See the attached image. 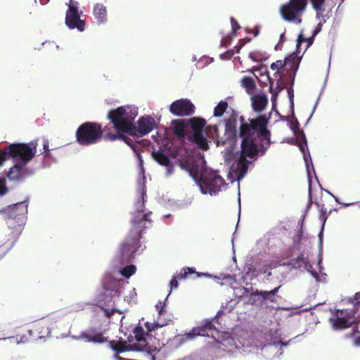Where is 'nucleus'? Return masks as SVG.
<instances>
[{"mask_svg":"<svg viewBox=\"0 0 360 360\" xmlns=\"http://www.w3.org/2000/svg\"><path fill=\"white\" fill-rule=\"evenodd\" d=\"M231 113L224 119V132L221 134L217 125L205 127L206 120L202 117H193L187 121L188 125L194 133H200L205 129L207 136L212 139L217 146H233L237 138L241 139L240 151L238 159L232 165L238 173V179L247 173L248 165L255 160L258 155H264L271 146V131L268 129L270 117L266 115L249 119L247 122L243 116L239 117L240 122L237 131L238 112L230 109Z\"/></svg>","mask_w":360,"mask_h":360,"instance_id":"obj_1","label":"nucleus"},{"mask_svg":"<svg viewBox=\"0 0 360 360\" xmlns=\"http://www.w3.org/2000/svg\"><path fill=\"white\" fill-rule=\"evenodd\" d=\"M138 115V108L130 105L120 106L110 110L108 119L115 129V133L127 132L128 135L134 131V120Z\"/></svg>","mask_w":360,"mask_h":360,"instance_id":"obj_2","label":"nucleus"},{"mask_svg":"<svg viewBox=\"0 0 360 360\" xmlns=\"http://www.w3.org/2000/svg\"><path fill=\"white\" fill-rule=\"evenodd\" d=\"M313 8L316 11H322L326 0H310ZM308 5V0H289L280 7V13L287 22L300 23L302 13Z\"/></svg>","mask_w":360,"mask_h":360,"instance_id":"obj_3","label":"nucleus"},{"mask_svg":"<svg viewBox=\"0 0 360 360\" xmlns=\"http://www.w3.org/2000/svg\"><path fill=\"white\" fill-rule=\"evenodd\" d=\"M27 206L23 201L9 206L6 210L8 215L6 224L13 238H18L22 233L27 219Z\"/></svg>","mask_w":360,"mask_h":360,"instance_id":"obj_4","label":"nucleus"},{"mask_svg":"<svg viewBox=\"0 0 360 360\" xmlns=\"http://www.w3.org/2000/svg\"><path fill=\"white\" fill-rule=\"evenodd\" d=\"M105 128L95 122H86L82 124L75 133L76 141L79 145L87 146L100 141Z\"/></svg>","mask_w":360,"mask_h":360,"instance_id":"obj_5","label":"nucleus"},{"mask_svg":"<svg viewBox=\"0 0 360 360\" xmlns=\"http://www.w3.org/2000/svg\"><path fill=\"white\" fill-rule=\"evenodd\" d=\"M37 141L30 143H14L6 146L8 160L13 158L27 165L36 155Z\"/></svg>","mask_w":360,"mask_h":360,"instance_id":"obj_6","label":"nucleus"},{"mask_svg":"<svg viewBox=\"0 0 360 360\" xmlns=\"http://www.w3.org/2000/svg\"><path fill=\"white\" fill-rule=\"evenodd\" d=\"M65 5L68 6L65 13V25L71 30L77 29L79 32H83L85 30V22L80 18L77 7L78 2L69 0Z\"/></svg>","mask_w":360,"mask_h":360,"instance_id":"obj_7","label":"nucleus"},{"mask_svg":"<svg viewBox=\"0 0 360 360\" xmlns=\"http://www.w3.org/2000/svg\"><path fill=\"white\" fill-rule=\"evenodd\" d=\"M354 315L355 311L338 309L335 313V317L330 319V322L334 330H343L349 328L356 322Z\"/></svg>","mask_w":360,"mask_h":360,"instance_id":"obj_8","label":"nucleus"},{"mask_svg":"<svg viewBox=\"0 0 360 360\" xmlns=\"http://www.w3.org/2000/svg\"><path fill=\"white\" fill-rule=\"evenodd\" d=\"M141 246L138 235H129L120 246V259L122 263L128 262L134 258V252Z\"/></svg>","mask_w":360,"mask_h":360,"instance_id":"obj_9","label":"nucleus"},{"mask_svg":"<svg viewBox=\"0 0 360 360\" xmlns=\"http://www.w3.org/2000/svg\"><path fill=\"white\" fill-rule=\"evenodd\" d=\"M226 184L224 179L217 174L202 177L200 179V187L203 193H216Z\"/></svg>","mask_w":360,"mask_h":360,"instance_id":"obj_10","label":"nucleus"},{"mask_svg":"<svg viewBox=\"0 0 360 360\" xmlns=\"http://www.w3.org/2000/svg\"><path fill=\"white\" fill-rule=\"evenodd\" d=\"M195 105L186 98H181L174 101L169 106V112L174 115L186 117L191 115L195 112Z\"/></svg>","mask_w":360,"mask_h":360,"instance_id":"obj_11","label":"nucleus"},{"mask_svg":"<svg viewBox=\"0 0 360 360\" xmlns=\"http://www.w3.org/2000/svg\"><path fill=\"white\" fill-rule=\"evenodd\" d=\"M157 125L155 120L150 115L141 117L137 121V125L134 124V131L130 136L141 137L152 131Z\"/></svg>","mask_w":360,"mask_h":360,"instance_id":"obj_12","label":"nucleus"},{"mask_svg":"<svg viewBox=\"0 0 360 360\" xmlns=\"http://www.w3.org/2000/svg\"><path fill=\"white\" fill-rule=\"evenodd\" d=\"M31 174L32 171L27 167V165L18 163L11 167L6 174L10 181L21 182Z\"/></svg>","mask_w":360,"mask_h":360,"instance_id":"obj_13","label":"nucleus"},{"mask_svg":"<svg viewBox=\"0 0 360 360\" xmlns=\"http://www.w3.org/2000/svg\"><path fill=\"white\" fill-rule=\"evenodd\" d=\"M133 335H130L128 338V342L132 343L134 347H137L136 351L141 352L146 349L148 345L146 335H148L145 333L143 328L137 326L132 331Z\"/></svg>","mask_w":360,"mask_h":360,"instance_id":"obj_14","label":"nucleus"},{"mask_svg":"<svg viewBox=\"0 0 360 360\" xmlns=\"http://www.w3.org/2000/svg\"><path fill=\"white\" fill-rule=\"evenodd\" d=\"M151 212H149L142 215H134L131 219L132 229L129 235L136 236L138 235L139 239L141 238V233L146 229V222H151L150 216Z\"/></svg>","mask_w":360,"mask_h":360,"instance_id":"obj_15","label":"nucleus"},{"mask_svg":"<svg viewBox=\"0 0 360 360\" xmlns=\"http://www.w3.org/2000/svg\"><path fill=\"white\" fill-rule=\"evenodd\" d=\"M50 333L49 325L46 320L34 322L28 330V333L33 340H39L47 337Z\"/></svg>","mask_w":360,"mask_h":360,"instance_id":"obj_16","label":"nucleus"},{"mask_svg":"<svg viewBox=\"0 0 360 360\" xmlns=\"http://www.w3.org/2000/svg\"><path fill=\"white\" fill-rule=\"evenodd\" d=\"M288 65H290L291 68H295V71L298 69V62L296 60V56L291 55L285 58L284 60H278L271 63L270 66L271 69L273 70H277V72H275L274 76L278 77V81L281 79V75L279 73L278 70Z\"/></svg>","mask_w":360,"mask_h":360,"instance_id":"obj_17","label":"nucleus"},{"mask_svg":"<svg viewBox=\"0 0 360 360\" xmlns=\"http://www.w3.org/2000/svg\"><path fill=\"white\" fill-rule=\"evenodd\" d=\"M127 132H119V133H113L111 131H108L105 135V139L107 140H109L110 141H115L117 140H121L124 141L126 144H127L129 146L131 147V148L135 152L138 153V146L136 143L134 142V141L126 136Z\"/></svg>","mask_w":360,"mask_h":360,"instance_id":"obj_18","label":"nucleus"},{"mask_svg":"<svg viewBox=\"0 0 360 360\" xmlns=\"http://www.w3.org/2000/svg\"><path fill=\"white\" fill-rule=\"evenodd\" d=\"M195 274L196 277H200V274L195 271V269L193 267H186L181 270L179 274L176 276H174L170 281V290L176 289L179 286L178 280L186 279L189 275Z\"/></svg>","mask_w":360,"mask_h":360,"instance_id":"obj_19","label":"nucleus"},{"mask_svg":"<svg viewBox=\"0 0 360 360\" xmlns=\"http://www.w3.org/2000/svg\"><path fill=\"white\" fill-rule=\"evenodd\" d=\"M215 329V327L212 324L211 321H207L204 324L193 328L191 330V333L193 334V338L197 336H205L210 337L212 335V333Z\"/></svg>","mask_w":360,"mask_h":360,"instance_id":"obj_20","label":"nucleus"},{"mask_svg":"<svg viewBox=\"0 0 360 360\" xmlns=\"http://www.w3.org/2000/svg\"><path fill=\"white\" fill-rule=\"evenodd\" d=\"M173 133L179 139H184L186 137V129L188 126L185 120H174L172 122Z\"/></svg>","mask_w":360,"mask_h":360,"instance_id":"obj_21","label":"nucleus"},{"mask_svg":"<svg viewBox=\"0 0 360 360\" xmlns=\"http://www.w3.org/2000/svg\"><path fill=\"white\" fill-rule=\"evenodd\" d=\"M93 14L98 24H103L107 22V10L103 4H96L94 6Z\"/></svg>","mask_w":360,"mask_h":360,"instance_id":"obj_22","label":"nucleus"},{"mask_svg":"<svg viewBox=\"0 0 360 360\" xmlns=\"http://www.w3.org/2000/svg\"><path fill=\"white\" fill-rule=\"evenodd\" d=\"M268 99L264 94H257L252 98V108L255 112H260L266 107Z\"/></svg>","mask_w":360,"mask_h":360,"instance_id":"obj_23","label":"nucleus"},{"mask_svg":"<svg viewBox=\"0 0 360 360\" xmlns=\"http://www.w3.org/2000/svg\"><path fill=\"white\" fill-rule=\"evenodd\" d=\"M82 337L87 342H92L94 343H103L108 341V338L102 334V333H96L94 331H89L84 333Z\"/></svg>","mask_w":360,"mask_h":360,"instance_id":"obj_24","label":"nucleus"},{"mask_svg":"<svg viewBox=\"0 0 360 360\" xmlns=\"http://www.w3.org/2000/svg\"><path fill=\"white\" fill-rule=\"evenodd\" d=\"M152 157L156 162L162 166L169 167L171 165L168 155H167L161 149L158 151H153L152 153Z\"/></svg>","mask_w":360,"mask_h":360,"instance_id":"obj_25","label":"nucleus"},{"mask_svg":"<svg viewBox=\"0 0 360 360\" xmlns=\"http://www.w3.org/2000/svg\"><path fill=\"white\" fill-rule=\"evenodd\" d=\"M192 141L197 145V146L203 150H207L209 149V145L207 139L200 133H194L193 135Z\"/></svg>","mask_w":360,"mask_h":360,"instance_id":"obj_26","label":"nucleus"},{"mask_svg":"<svg viewBox=\"0 0 360 360\" xmlns=\"http://www.w3.org/2000/svg\"><path fill=\"white\" fill-rule=\"evenodd\" d=\"M241 86L244 88L248 94H251L256 89V84L251 77L245 76L241 79Z\"/></svg>","mask_w":360,"mask_h":360,"instance_id":"obj_27","label":"nucleus"},{"mask_svg":"<svg viewBox=\"0 0 360 360\" xmlns=\"http://www.w3.org/2000/svg\"><path fill=\"white\" fill-rule=\"evenodd\" d=\"M193 336L191 333V331L185 334H179L174 337V341L176 343V346H180L187 342L188 340H193Z\"/></svg>","mask_w":360,"mask_h":360,"instance_id":"obj_28","label":"nucleus"},{"mask_svg":"<svg viewBox=\"0 0 360 360\" xmlns=\"http://www.w3.org/2000/svg\"><path fill=\"white\" fill-rule=\"evenodd\" d=\"M228 107L229 104L226 101H221L214 109V116L217 117H221Z\"/></svg>","mask_w":360,"mask_h":360,"instance_id":"obj_29","label":"nucleus"},{"mask_svg":"<svg viewBox=\"0 0 360 360\" xmlns=\"http://www.w3.org/2000/svg\"><path fill=\"white\" fill-rule=\"evenodd\" d=\"M292 264L297 265V266L304 264L305 268L309 270V268H311V265L309 264L308 260L304 258V255L301 254L296 259L291 260Z\"/></svg>","mask_w":360,"mask_h":360,"instance_id":"obj_30","label":"nucleus"},{"mask_svg":"<svg viewBox=\"0 0 360 360\" xmlns=\"http://www.w3.org/2000/svg\"><path fill=\"white\" fill-rule=\"evenodd\" d=\"M280 288H281V285L275 288L272 290L264 291L262 293L263 294L262 298L265 300H269L271 302H274L276 301L275 295L278 292V290Z\"/></svg>","mask_w":360,"mask_h":360,"instance_id":"obj_31","label":"nucleus"},{"mask_svg":"<svg viewBox=\"0 0 360 360\" xmlns=\"http://www.w3.org/2000/svg\"><path fill=\"white\" fill-rule=\"evenodd\" d=\"M136 267L134 264L127 265L122 269L121 275L126 278H129L136 273Z\"/></svg>","mask_w":360,"mask_h":360,"instance_id":"obj_32","label":"nucleus"},{"mask_svg":"<svg viewBox=\"0 0 360 360\" xmlns=\"http://www.w3.org/2000/svg\"><path fill=\"white\" fill-rule=\"evenodd\" d=\"M145 327L147 329V334L149 335V333H152L153 332H155L160 328H162L163 327V325L160 324L158 322H146L144 324Z\"/></svg>","mask_w":360,"mask_h":360,"instance_id":"obj_33","label":"nucleus"},{"mask_svg":"<svg viewBox=\"0 0 360 360\" xmlns=\"http://www.w3.org/2000/svg\"><path fill=\"white\" fill-rule=\"evenodd\" d=\"M349 302L353 304L354 308L352 311H355L356 314L360 305V292H356L352 297H350Z\"/></svg>","mask_w":360,"mask_h":360,"instance_id":"obj_34","label":"nucleus"},{"mask_svg":"<svg viewBox=\"0 0 360 360\" xmlns=\"http://www.w3.org/2000/svg\"><path fill=\"white\" fill-rule=\"evenodd\" d=\"M144 208L145 204L143 194L141 198H139L136 204V210L134 212V215H142L144 214Z\"/></svg>","mask_w":360,"mask_h":360,"instance_id":"obj_35","label":"nucleus"},{"mask_svg":"<svg viewBox=\"0 0 360 360\" xmlns=\"http://www.w3.org/2000/svg\"><path fill=\"white\" fill-rule=\"evenodd\" d=\"M299 146H300V150L302 152L304 155H305L304 147H307V139H306L303 131H301V140L299 143Z\"/></svg>","mask_w":360,"mask_h":360,"instance_id":"obj_36","label":"nucleus"},{"mask_svg":"<svg viewBox=\"0 0 360 360\" xmlns=\"http://www.w3.org/2000/svg\"><path fill=\"white\" fill-rule=\"evenodd\" d=\"M8 191L4 178H0V196L4 195Z\"/></svg>","mask_w":360,"mask_h":360,"instance_id":"obj_37","label":"nucleus"},{"mask_svg":"<svg viewBox=\"0 0 360 360\" xmlns=\"http://www.w3.org/2000/svg\"><path fill=\"white\" fill-rule=\"evenodd\" d=\"M8 160L6 147L0 150V166L3 165L6 160Z\"/></svg>","mask_w":360,"mask_h":360,"instance_id":"obj_38","label":"nucleus"},{"mask_svg":"<svg viewBox=\"0 0 360 360\" xmlns=\"http://www.w3.org/2000/svg\"><path fill=\"white\" fill-rule=\"evenodd\" d=\"M231 23L233 34L234 35H236V32L238 30L240 29V26L239 25V24L236 21V20H235L233 18H231Z\"/></svg>","mask_w":360,"mask_h":360,"instance_id":"obj_39","label":"nucleus"},{"mask_svg":"<svg viewBox=\"0 0 360 360\" xmlns=\"http://www.w3.org/2000/svg\"><path fill=\"white\" fill-rule=\"evenodd\" d=\"M44 151L42 153V154L44 155V156L45 158L48 157L50 155V150H49V143L48 141H45L44 143Z\"/></svg>","mask_w":360,"mask_h":360,"instance_id":"obj_40","label":"nucleus"},{"mask_svg":"<svg viewBox=\"0 0 360 360\" xmlns=\"http://www.w3.org/2000/svg\"><path fill=\"white\" fill-rule=\"evenodd\" d=\"M328 214L327 213H320L319 214V219L323 222V226L325 225V223L328 219Z\"/></svg>","mask_w":360,"mask_h":360,"instance_id":"obj_41","label":"nucleus"},{"mask_svg":"<svg viewBox=\"0 0 360 360\" xmlns=\"http://www.w3.org/2000/svg\"><path fill=\"white\" fill-rule=\"evenodd\" d=\"M189 170V172H190V174L195 178L197 177L198 174V169H194V168H191V169H188Z\"/></svg>","mask_w":360,"mask_h":360,"instance_id":"obj_42","label":"nucleus"},{"mask_svg":"<svg viewBox=\"0 0 360 360\" xmlns=\"http://www.w3.org/2000/svg\"><path fill=\"white\" fill-rule=\"evenodd\" d=\"M316 205L318 206V207H319L320 209V213H327V210L326 208L324 207V205H321L319 203H316Z\"/></svg>","mask_w":360,"mask_h":360,"instance_id":"obj_43","label":"nucleus"},{"mask_svg":"<svg viewBox=\"0 0 360 360\" xmlns=\"http://www.w3.org/2000/svg\"><path fill=\"white\" fill-rule=\"evenodd\" d=\"M322 25L321 23H319L316 26V29L314 31L313 37H314L316 34H317L321 30Z\"/></svg>","mask_w":360,"mask_h":360,"instance_id":"obj_44","label":"nucleus"},{"mask_svg":"<svg viewBox=\"0 0 360 360\" xmlns=\"http://www.w3.org/2000/svg\"><path fill=\"white\" fill-rule=\"evenodd\" d=\"M311 203H312V195H311V187L309 186V206L311 205Z\"/></svg>","mask_w":360,"mask_h":360,"instance_id":"obj_45","label":"nucleus"},{"mask_svg":"<svg viewBox=\"0 0 360 360\" xmlns=\"http://www.w3.org/2000/svg\"><path fill=\"white\" fill-rule=\"evenodd\" d=\"M263 290H256L255 291H254L252 294L253 295H259V296H261V297H263Z\"/></svg>","mask_w":360,"mask_h":360,"instance_id":"obj_46","label":"nucleus"},{"mask_svg":"<svg viewBox=\"0 0 360 360\" xmlns=\"http://www.w3.org/2000/svg\"><path fill=\"white\" fill-rule=\"evenodd\" d=\"M335 201H336L338 203H339V204H342V205H343L345 207H348V206H349V205H353V204H354V203H345V202H342L339 201L338 198H335Z\"/></svg>","mask_w":360,"mask_h":360,"instance_id":"obj_47","label":"nucleus"},{"mask_svg":"<svg viewBox=\"0 0 360 360\" xmlns=\"http://www.w3.org/2000/svg\"><path fill=\"white\" fill-rule=\"evenodd\" d=\"M354 344L356 346H360V336L354 339Z\"/></svg>","mask_w":360,"mask_h":360,"instance_id":"obj_48","label":"nucleus"},{"mask_svg":"<svg viewBox=\"0 0 360 360\" xmlns=\"http://www.w3.org/2000/svg\"><path fill=\"white\" fill-rule=\"evenodd\" d=\"M297 41H298V44H300L302 41H305V39L300 34L298 37Z\"/></svg>","mask_w":360,"mask_h":360,"instance_id":"obj_49","label":"nucleus"},{"mask_svg":"<svg viewBox=\"0 0 360 360\" xmlns=\"http://www.w3.org/2000/svg\"><path fill=\"white\" fill-rule=\"evenodd\" d=\"M234 48L236 49V50H237L236 52L238 53L240 51V46H239V47L235 46Z\"/></svg>","mask_w":360,"mask_h":360,"instance_id":"obj_50","label":"nucleus"},{"mask_svg":"<svg viewBox=\"0 0 360 360\" xmlns=\"http://www.w3.org/2000/svg\"><path fill=\"white\" fill-rule=\"evenodd\" d=\"M234 48L236 49V50H237L236 52L238 53L240 51V46H239V47L235 46Z\"/></svg>","mask_w":360,"mask_h":360,"instance_id":"obj_51","label":"nucleus"},{"mask_svg":"<svg viewBox=\"0 0 360 360\" xmlns=\"http://www.w3.org/2000/svg\"><path fill=\"white\" fill-rule=\"evenodd\" d=\"M172 158H176L177 156H176V154L175 153H172V155H171Z\"/></svg>","mask_w":360,"mask_h":360,"instance_id":"obj_52","label":"nucleus"},{"mask_svg":"<svg viewBox=\"0 0 360 360\" xmlns=\"http://www.w3.org/2000/svg\"><path fill=\"white\" fill-rule=\"evenodd\" d=\"M226 53L229 55V58H231L233 54V53H230V52H227Z\"/></svg>","mask_w":360,"mask_h":360,"instance_id":"obj_53","label":"nucleus"},{"mask_svg":"<svg viewBox=\"0 0 360 360\" xmlns=\"http://www.w3.org/2000/svg\"><path fill=\"white\" fill-rule=\"evenodd\" d=\"M271 86H270V92L272 93V82H270Z\"/></svg>","mask_w":360,"mask_h":360,"instance_id":"obj_54","label":"nucleus"},{"mask_svg":"<svg viewBox=\"0 0 360 360\" xmlns=\"http://www.w3.org/2000/svg\"><path fill=\"white\" fill-rule=\"evenodd\" d=\"M162 308H163V307H160V309H158V310H159V314H162Z\"/></svg>","mask_w":360,"mask_h":360,"instance_id":"obj_55","label":"nucleus"},{"mask_svg":"<svg viewBox=\"0 0 360 360\" xmlns=\"http://www.w3.org/2000/svg\"><path fill=\"white\" fill-rule=\"evenodd\" d=\"M312 39H313V37H311V39H309V44L312 43L311 41V40H312Z\"/></svg>","mask_w":360,"mask_h":360,"instance_id":"obj_56","label":"nucleus"},{"mask_svg":"<svg viewBox=\"0 0 360 360\" xmlns=\"http://www.w3.org/2000/svg\"><path fill=\"white\" fill-rule=\"evenodd\" d=\"M297 124H298V121L296 120V127H297Z\"/></svg>","mask_w":360,"mask_h":360,"instance_id":"obj_57","label":"nucleus"}]
</instances>
